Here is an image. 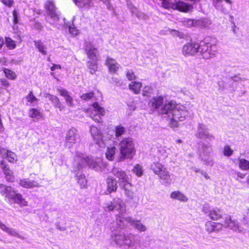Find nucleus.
<instances>
[{"instance_id": "33", "label": "nucleus", "mask_w": 249, "mask_h": 249, "mask_svg": "<svg viewBox=\"0 0 249 249\" xmlns=\"http://www.w3.org/2000/svg\"><path fill=\"white\" fill-rule=\"evenodd\" d=\"M183 24L187 27L203 26L202 21L201 20H195L192 19H185L183 21Z\"/></svg>"}, {"instance_id": "29", "label": "nucleus", "mask_w": 249, "mask_h": 249, "mask_svg": "<svg viewBox=\"0 0 249 249\" xmlns=\"http://www.w3.org/2000/svg\"><path fill=\"white\" fill-rule=\"evenodd\" d=\"M0 228L10 235L17 236L20 239H23V237L19 235L15 229L7 227L5 225L0 222Z\"/></svg>"}, {"instance_id": "3", "label": "nucleus", "mask_w": 249, "mask_h": 249, "mask_svg": "<svg viewBox=\"0 0 249 249\" xmlns=\"http://www.w3.org/2000/svg\"><path fill=\"white\" fill-rule=\"evenodd\" d=\"M162 112L166 113L170 119V125L172 128L178 126V122L184 121L188 114L186 107L181 105H177L173 101H165Z\"/></svg>"}, {"instance_id": "9", "label": "nucleus", "mask_w": 249, "mask_h": 249, "mask_svg": "<svg viewBox=\"0 0 249 249\" xmlns=\"http://www.w3.org/2000/svg\"><path fill=\"white\" fill-rule=\"evenodd\" d=\"M165 102H164V98L161 96L153 97L149 102L148 106L151 110L157 111L159 113L165 114L166 113L162 112V109L165 106Z\"/></svg>"}, {"instance_id": "19", "label": "nucleus", "mask_w": 249, "mask_h": 249, "mask_svg": "<svg viewBox=\"0 0 249 249\" xmlns=\"http://www.w3.org/2000/svg\"><path fill=\"white\" fill-rule=\"evenodd\" d=\"M127 223H129L132 226L134 227L136 229L140 232L145 231L147 230V228L145 225L140 222V221L135 220L132 217L127 216L125 218Z\"/></svg>"}, {"instance_id": "46", "label": "nucleus", "mask_w": 249, "mask_h": 249, "mask_svg": "<svg viewBox=\"0 0 249 249\" xmlns=\"http://www.w3.org/2000/svg\"><path fill=\"white\" fill-rule=\"evenodd\" d=\"M125 132V128L122 125H117L115 127V136L116 138L123 135Z\"/></svg>"}, {"instance_id": "41", "label": "nucleus", "mask_w": 249, "mask_h": 249, "mask_svg": "<svg viewBox=\"0 0 249 249\" xmlns=\"http://www.w3.org/2000/svg\"><path fill=\"white\" fill-rule=\"evenodd\" d=\"M239 167L243 170H247L249 169V161L244 159L239 160Z\"/></svg>"}, {"instance_id": "6", "label": "nucleus", "mask_w": 249, "mask_h": 249, "mask_svg": "<svg viewBox=\"0 0 249 249\" xmlns=\"http://www.w3.org/2000/svg\"><path fill=\"white\" fill-rule=\"evenodd\" d=\"M198 52V54L205 59L214 58L218 53L216 45L206 41L200 42Z\"/></svg>"}, {"instance_id": "64", "label": "nucleus", "mask_w": 249, "mask_h": 249, "mask_svg": "<svg viewBox=\"0 0 249 249\" xmlns=\"http://www.w3.org/2000/svg\"><path fill=\"white\" fill-rule=\"evenodd\" d=\"M56 69H61V66L59 65H53L51 68L52 71H54Z\"/></svg>"}, {"instance_id": "16", "label": "nucleus", "mask_w": 249, "mask_h": 249, "mask_svg": "<svg viewBox=\"0 0 249 249\" xmlns=\"http://www.w3.org/2000/svg\"><path fill=\"white\" fill-rule=\"evenodd\" d=\"M222 224L211 221H207L205 224V230L209 234L212 232H218L222 230Z\"/></svg>"}, {"instance_id": "59", "label": "nucleus", "mask_w": 249, "mask_h": 249, "mask_svg": "<svg viewBox=\"0 0 249 249\" xmlns=\"http://www.w3.org/2000/svg\"><path fill=\"white\" fill-rule=\"evenodd\" d=\"M52 103L55 107L56 106H58V105L60 104V100L58 97L55 96L54 99H53V101Z\"/></svg>"}, {"instance_id": "32", "label": "nucleus", "mask_w": 249, "mask_h": 249, "mask_svg": "<svg viewBox=\"0 0 249 249\" xmlns=\"http://www.w3.org/2000/svg\"><path fill=\"white\" fill-rule=\"evenodd\" d=\"M97 61V60H89L87 62V67L89 72L92 74H94L97 71L98 66Z\"/></svg>"}, {"instance_id": "1", "label": "nucleus", "mask_w": 249, "mask_h": 249, "mask_svg": "<svg viewBox=\"0 0 249 249\" xmlns=\"http://www.w3.org/2000/svg\"><path fill=\"white\" fill-rule=\"evenodd\" d=\"M72 164L73 171L75 173L77 172L76 173V177L78 183L82 188H85L87 186V180L84 174L77 172L87 165L89 168L98 171H100L103 166V163L101 159L97 158L94 159L91 157L88 156L81 153H76V155L74 157Z\"/></svg>"}, {"instance_id": "34", "label": "nucleus", "mask_w": 249, "mask_h": 249, "mask_svg": "<svg viewBox=\"0 0 249 249\" xmlns=\"http://www.w3.org/2000/svg\"><path fill=\"white\" fill-rule=\"evenodd\" d=\"M129 89L135 94L140 93L142 87V84L140 82H132L129 85Z\"/></svg>"}, {"instance_id": "11", "label": "nucleus", "mask_w": 249, "mask_h": 249, "mask_svg": "<svg viewBox=\"0 0 249 249\" xmlns=\"http://www.w3.org/2000/svg\"><path fill=\"white\" fill-rule=\"evenodd\" d=\"M105 110L104 108L99 106L97 102L94 103L92 105V109L89 115L94 121L100 122L101 118L105 115Z\"/></svg>"}, {"instance_id": "10", "label": "nucleus", "mask_w": 249, "mask_h": 249, "mask_svg": "<svg viewBox=\"0 0 249 249\" xmlns=\"http://www.w3.org/2000/svg\"><path fill=\"white\" fill-rule=\"evenodd\" d=\"M195 135L198 139H205L210 141H212L214 139V136L209 132L207 126L203 124H198L197 130Z\"/></svg>"}, {"instance_id": "27", "label": "nucleus", "mask_w": 249, "mask_h": 249, "mask_svg": "<svg viewBox=\"0 0 249 249\" xmlns=\"http://www.w3.org/2000/svg\"><path fill=\"white\" fill-rule=\"evenodd\" d=\"M11 197H9V199L14 200L15 203L22 205L23 206H27V202L23 198L22 196L20 194H17L14 190V194Z\"/></svg>"}, {"instance_id": "2", "label": "nucleus", "mask_w": 249, "mask_h": 249, "mask_svg": "<svg viewBox=\"0 0 249 249\" xmlns=\"http://www.w3.org/2000/svg\"><path fill=\"white\" fill-rule=\"evenodd\" d=\"M111 239L120 247L126 246L132 249H143L147 247L142 243L139 235L132 233H124L123 231L111 228Z\"/></svg>"}, {"instance_id": "57", "label": "nucleus", "mask_w": 249, "mask_h": 249, "mask_svg": "<svg viewBox=\"0 0 249 249\" xmlns=\"http://www.w3.org/2000/svg\"><path fill=\"white\" fill-rule=\"evenodd\" d=\"M13 16L14 18L13 22L14 24H17L18 22V15L17 12V11L14 10L13 11Z\"/></svg>"}, {"instance_id": "4", "label": "nucleus", "mask_w": 249, "mask_h": 249, "mask_svg": "<svg viewBox=\"0 0 249 249\" xmlns=\"http://www.w3.org/2000/svg\"><path fill=\"white\" fill-rule=\"evenodd\" d=\"M104 208L106 211L109 212L116 210L120 213L119 215L117 216L115 223L112 224L110 228L111 231L112 227L122 231V229L126 227L127 224L125 222H127V221L125 220L126 217L124 215L126 211L125 205L122 199L119 198H114L111 202L106 203Z\"/></svg>"}, {"instance_id": "17", "label": "nucleus", "mask_w": 249, "mask_h": 249, "mask_svg": "<svg viewBox=\"0 0 249 249\" xmlns=\"http://www.w3.org/2000/svg\"><path fill=\"white\" fill-rule=\"evenodd\" d=\"M84 49L87 53L88 57L90 60H97V49L90 41L85 42Z\"/></svg>"}, {"instance_id": "14", "label": "nucleus", "mask_w": 249, "mask_h": 249, "mask_svg": "<svg viewBox=\"0 0 249 249\" xmlns=\"http://www.w3.org/2000/svg\"><path fill=\"white\" fill-rule=\"evenodd\" d=\"M200 43L189 42L185 44L182 50V53L186 56L194 55L199 53Z\"/></svg>"}, {"instance_id": "12", "label": "nucleus", "mask_w": 249, "mask_h": 249, "mask_svg": "<svg viewBox=\"0 0 249 249\" xmlns=\"http://www.w3.org/2000/svg\"><path fill=\"white\" fill-rule=\"evenodd\" d=\"M79 140L77 130L74 128L70 129L66 133L64 145L68 148H71Z\"/></svg>"}, {"instance_id": "43", "label": "nucleus", "mask_w": 249, "mask_h": 249, "mask_svg": "<svg viewBox=\"0 0 249 249\" xmlns=\"http://www.w3.org/2000/svg\"><path fill=\"white\" fill-rule=\"evenodd\" d=\"M3 72L6 77L9 79L14 80L17 77L16 73L14 71L5 68L3 70Z\"/></svg>"}, {"instance_id": "15", "label": "nucleus", "mask_w": 249, "mask_h": 249, "mask_svg": "<svg viewBox=\"0 0 249 249\" xmlns=\"http://www.w3.org/2000/svg\"><path fill=\"white\" fill-rule=\"evenodd\" d=\"M90 133L96 144L101 147L105 146L103 134L97 127L93 125L91 126L90 127Z\"/></svg>"}, {"instance_id": "7", "label": "nucleus", "mask_w": 249, "mask_h": 249, "mask_svg": "<svg viewBox=\"0 0 249 249\" xmlns=\"http://www.w3.org/2000/svg\"><path fill=\"white\" fill-rule=\"evenodd\" d=\"M45 8L47 14L51 19L50 23L56 25L59 20L60 13L57 11L54 0H47L45 3Z\"/></svg>"}, {"instance_id": "61", "label": "nucleus", "mask_w": 249, "mask_h": 249, "mask_svg": "<svg viewBox=\"0 0 249 249\" xmlns=\"http://www.w3.org/2000/svg\"><path fill=\"white\" fill-rule=\"evenodd\" d=\"M1 82L2 83V85L5 88H7L9 86V82L5 79H1Z\"/></svg>"}, {"instance_id": "60", "label": "nucleus", "mask_w": 249, "mask_h": 249, "mask_svg": "<svg viewBox=\"0 0 249 249\" xmlns=\"http://www.w3.org/2000/svg\"><path fill=\"white\" fill-rule=\"evenodd\" d=\"M56 225L57 229L60 231H64L66 230V228L65 226H60L59 223H57Z\"/></svg>"}, {"instance_id": "52", "label": "nucleus", "mask_w": 249, "mask_h": 249, "mask_svg": "<svg viewBox=\"0 0 249 249\" xmlns=\"http://www.w3.org/2000/svg\"><path fill=\"white\" fill-rule=\"evenodd\" d=\"M177 8L179 11H181L185 12V11H186L188 9L186 4L183 2H179L178 3L177 5Z\"/></svg>"}, {"instance_id": "49", "label": "nucleus", "mask_w": 249, "mask_h": 249, "mask_svg": "<svg viewBox=\"0 0 249 249\" xmlns=\"http://www.w3.org/2000/svg\"><path fill=\"white\" fill-rule=\"evenodd\" d=\"M126 77L129 81L135 80L136 76L132 70H127L126 71Z\"/></svg>"}, {"instance_id": "31", "label": "nucleus", "mask_w": 249, "mask_h": 249, "mask_svg": "<svg viewBox=\"0 0 249 249\" xmlns=\"http://www.w3.org/2000/svg\"><path fill=\"white\" fill-rule=\"evenodd\" d=\"M120 186L124 191V193L127 197L130 199L133 198L134 193L132 190V185L130 181L125 183V185H122Z\"/></svg>"}, {"instance_id": "26", "label": "nucleus", "mask_w": 249, "mask_h": 249, "mask_svg": "<svg viewBox=\"0 0 249 249\" xmlns=\"http://www.w3.org/2000/svg\"><path fill=\"white\" fill-rule=\"evenodd\" d=\"M0 193L2 196L9 198L14 194V190L10 186H6L2 184H0Z\"/></svg>"}, {"instance_id": "30", "label": "nucleus", "mask_w": 249, "mask_h": 249, "mask_svg": "<svg viewBox=\"0 0 249 249\" xmlns=\"http://www.w3.org/2000/svg\"><path fill=\"white\" fill-rule=\"evenodd\" d=\"M171 198L174 199H177L182 202H187V197L181 192L178 191H174L170 194Z\"/></svg>"}, {"instance_id": "21", "label": "nucleus", "mask_w": 249, "mask_h": 249, "mask_svg": "<svg viewBox=\"0 0 249 249\" xmlns=\"http://www.w3.org/2000/svg\"><path fill=\"white\" fill-rule=\"evenodd\" d=\"M57 91L60 95L63 96L65 100L67 105L69 107L73 106V98L71 97L69 92L64 89H58Z\"/></svg>"}, {"instance_id": "50", "label": "nucleus", "mask_w": 249, "mask_h": 249, "mask_svg": "<svg viewBox=\"0 0 249 249\" xmlns=\"http://www.w3.org/2000/svg\"><path fill=\"white\" fill-rule=\"evenodd\" d=\"M93 92H89L88 93H83L81 96V98L83 100L88 101L91 99V98L93 96Z\"/></svg>"}, {"instance_id": "47", "label": "nucleus", "mask_w": 249, "mask_h": 249, "mask_svg": "<svg viewBox=\"0 0 249 249\" xmlns=\"http://www.w3.org/2000/svg\"><path fill=\"white\" fill-rule=\"evenodd\" d=\"M26 98L27 101L31 103H34L38 101V99L34 95L32 91H30Z\"/></svg>"}, {"instance_id": "37", "label": "nucleus", "mask_w": 249, "mask_h": 249, "mask_svg": "<svg viewBox=\"0 0 249 249\" xmlns=\"http://www.w3.org/2000/svg\"><path fill=\"white\" fill-rule=\"evenodd\" d=\"M131 12L133 16H136L139 19L145 20L147 16L143 13L139 11L135 7L130 8Z\"/></svg>"}, {"instance_id": "22", "label": "nucleus", "mask_w": 249, "mask_h": 249, "mask_svg": "<svg viewBox=\"0 0 249 249\" xmlns=\"http://www.w3.org/2000/svg\"><path fill=\"white\" fill-rule=\"evenodd\" d=\"M225 224L231 229L235 231L240 232V226L236 220H232L231 217H227L225 220Z\"/></svg>"}, {"instance_id": "54", "label": "nucleus", "mask_w": 249, "mask_h": 249, "mask_svg": "<svg viewBox=\"0 0 249 249\" xmlns=\"http://www.w3.org/2000/svg\"><path fill=\"white\" fill-rule=\"evenodd\" d=\"M112 81L117 86L121 87L124 85L123 81L117 77H112Z\"/></svg>"}, {"instance_id": "63", "label": "nucleus", "mask_w": 249, "mask_h": 249, "mask_svg": "<svg viewBox=\"0 0 249 249\" xmlns=\"http://www.w3.org/2000/svg\"><path fill=\"white\" fill-rule=\"evenodd\" d=\"M240 80V78L238 77L237 76H235L231 78L230 82H234V81H238Z\"/></svg>"}, {"instance_id": "48", "label": "nucleus", "mask_w": 249, "mask_h": 249, "mask_svg": "<svg viewBox=\"0 0 249 249\" xmlns=\"http://www.w3.org/2000/svg\"><path fill=\"white\" fill-rule=\"evenodd\" d=\"M134 172L138 177H141L142 175V167L140 165H136L133 169Z\"/></svg>"}, {"instance_id": "42", "label": "nucleus", "mask_w": 249, "mask_h": 249, "mask_svg": "<svg viewBox=\"0 0 249 249\" xmlns=\"http://www.w3.org/2000/svg\"><path fill=\"white\" fill-rule=\"evenodd\" d=\"M168 156V153L166 152L165 147L161 148L159 150L158 158L160 160H165Z\"/></svg>"}, {"instance_id": "56", "label": "nucleus", "mask_w": 249, "mask_h": 249, "mask_svg": "<svg viewBox=\"0 0 249 249\" xmlns=\"http://www.w3.org/2000/svg\"><path fill=\"white\" fill-rule=\"evenodd\" d=\"M43 96L45 98H48L50 101H51L52 102L53 100V99L55 97V96L53 95H52L49 93H44L43 94Z\"/></svg>"}, {"instance_id": "18", "label": "nucleus", "mask_w": 249, "mask_h": 249, "mask_svg": "<svg viewBox=\"0 0 249 249\" xmlns=\"http://www.w3.org/2000/svg\"><path fill=\"white\" fill-rule=\"evenodd\" d=\"M0 168L2 169L4 174L5 175L6 178L9 182H13L15 177L13 172L9 169L5 161L2 160L0 163Z\"/></svg>"}, {"instance_id": "62", "label": "nucleus", "mask_w": 249, "mask_h": 249, "mask_svg": "<svg viewBox=\"0 0 249 249\" xmlns=\"http://www.w3.org/2000/svg\"><path fill=\"white\" fill-rule=\"evenodd\" d=\"M200 174L204 176V177L206 179H209L210 178V176L208 175L206 172L201 170L200 171Z\"/></svg>"}, {"instance_id": "24", "label": "nucleus", "mask_w": 249, "mask_h": 249, "mask_svg": "<svg viewBox=\"0 0 249 249\" xmlns=\"http://www.w3.org/2000/svg\"><path fill=\"white\" fill-rule=\"evenodd\" d=\"M106 64L108 67L109 71L111 72H115L117 71L120 66L115 59L109 57H107L106 59Z\"/></svg>"}, {"instance_id": "25", "label": "nucleus", "mask_w": 249, "mask_h": 249, "mask_svg": "<svg viewBox=\"0 0 249 249\" xmlns=\"http://www.w3.org/2000/svg\"><path fill=\"white\" fill-rule=\"evenodd\" d=\"M223 212L221 210L217 208L210 210L208 212V216L213 220H217L222 217Z\"/></svg>"}, {"instance_id": "23", "label": "nucleus", "mask_w": 249, "mask_h": 249, "mask_svg": "<svg viewBox=\"0 0 249 249\" xmlns=\"http://www.w3.org/2000/svg\"><path fill=\"white\" fill-rule=\"evenodd\" d=\"M158 176L165 183L170 184L173 180V175L170 174L165 168Z\"/></svg>"}, {"instance_id": "28", "label": "nucleus", "mask_w": 249, "mask_h": 249, "mask_svg": "<svg viewBox=\"0 0 249 249\" xmlns=\"http://www.w3.org/2000/svg\"><path fill=\"white\" fill-rule=\"evenodd\" d=\"M117 181L112 178V177H109L107 179V191L109 193L116 192L117 188Z\"/></svg>"}, {"instance_id": "40", "label": "nucleus", "mask_w": 249, "mask_h": 249, "mask_svg": "<svg viewBox=\"0 0 249 249\" xmlns=\"http://www.w3.org/2000/svg\"><path fill=\"white\" fill-rule=\"evenodd\" d=\"M35 46L38 49L39 52L44 55L46 54L47 52L46 51V47L43 43L40 41L38 40L35 42Z\"/></svg>"}, {"instance_id": "39", "label": "nucleus", "mask_w": 249, "mask_h": 249, "mask_svg": "<svg viewBox=\"0 0 249 249\" xmlns=\"http://www.w3.org/2000/svg\"><path fill=\"white\" fill-rule=\"evenodd\" d=\"M116 148L114 146L108 147L106 153L107 158L109 160H112L114 158V155L115 153Z\"/></svg>"}, {"instance_id": "44", "label": "nucleus", "mask_w": 249, "mask_h": 249, "mask_svg": "<svg viewBox=\"0 0 249 249\" xmlns=\"http://www.w3.org/2000/svg\"><path fill=\"white\" fill-rule=\"evenodd\" d=\"M6 158L10 162H14L17 160V156L15 153L9 150L6 152Z\"/></svg>"}, {"instance_id": "13", "label": "nucleus", "mask_w": 249, "mask_h": 249, "mask_svg": "<svg viewBox=\"0 0 249 249\" xmlns=\"http://www.w3.org/2000/svg\"><path fill=\"white\" fill-rule=\"evenodd\" d=\"M111 172L117 179V181L119 183L120 186L125 185V183L130 181L129 178L122 169L114 167L112 169Z\"/></svg>"}, {"instance_id": "5", "label": "nucleus", "mask_w": 249, "mask_h": 249, "mask_svg": "<svg viewBox=\"0 0 249 249\" xmlns=\"http://www.w3.org/2000/svg\"><path fill=\"white\" fill-rule=\"evenodd\" d=\"M120 160L131 159L135 154V150L133 140L131 138H125L119 143Z\"/></svg>"}, {"instance_id": "8", "label": "nucleus", "mask_w": 249, "mask_h": 249, "mask_svg": "<svg viewBox=\"0 0 249 249\" xmlns=\"http://www.w3.org/2000/svg\"><path fill=\"white\" fill-rule=\"evenodd\" d=\"M212 151V144L210 143L203 142L199 149L200 157L207 165L213 166V159L209 156Z\"/></svg>"}, {"instance_id": "53", "label": "nucleus", "mask_w": 249, "mask_h": 249, "mask_svg": "<svg viewBox=\"0 0 249 249\" xmlns=\"http://www.w3.org/2000/svg\"><path fill=\"white\" fill-rule=\"evenodd\" d=\"M224 154L226 156H230L233 153V150L229 146H225L224 148Z\"/></svg>"}, {"instance_id": "45", "label": "nucleus", "mask_w": 249, "mask_h": 249, "mask_svg": "<svg viewBox=\"0 0 249 249\" xmlns=\"http://www.w3.org/2000/svg\"><path fill=\"white\" fill-rule=\"evenodd\" d=\"M4 42L7 47L9 49H14L16 48V44L15 41L10 37H5Z\"/></svg>"}, {"instance_id": "36", "label": "nucleus", "mask_w": 249, "mask_h": 249, "mask_svg": "<svg viewBox=\"0 0 249 249\" xmlns=\"http://www.w3.org/2000/svg\"><path fill=\"white\" fill-rule=\"evenodd\" d=\"M163 165L158 162H154L151 164L150 169L157 175H159L164 169Z\"/></svg>"}, {"instance_id": "51", "label": "nucleus", "mask_w": 249, "mask_h": 249, "mask_svg": "<svg viewBox=\"0 0 249 249\" xmlns=\"http://www.w3.org/2000/svg\"><path fill=\"white\" fill-rule=\"evenodd\" d=\"M152 89L149 86H145L142 89V95L144 96H149L152 93Z\"/></svg>"}, {"instance_id": "38", "label": "nucleus", "mask_w": 249, "mask_h": 249, "mask_svg": "<svg viewBox=\"0 0 249 249\" xmlns=\"http://www.w3.org/2000/svg\"><path fill=\"white\" fill-rule=\"evenodd\" d=\"M29 116L31 118L38 120L41 117V113L38 109L32 108L29 111Z\"/></svg>"}, {"instance_id": "35", "label": "nucleus", "mask_w": 249, "mask_h": 249, "mask_svg": "<svg viewBox=\"0 0 249 249\" xmlns=\"http://www.w3.org/2000/svg\"><path fill=\"white\" fill-rule=\"evenodd\" d=\"M79 7L89 8L92 5L91 0H73Z\"/></svg>"}, {"instance_id": "58", "label": "nucleus", "mask_w": 249, "mask_h": 249, "mask_svg": "<svg viewBox=\"0 0 249 249\" xmlns=\"http://www.w3.org/2000/svg\"><path fill=\"white\" fill-rule=\"evenodd\" d=\"M69 31L72 35L75 36L78 34V30L74 27H70Z\"/></svg>"}, {"instance_id": "20", "label": "nucleus", "mask_w": 249, "mask_h": 249, "mask_svg": "<svg viewBox=\"0 0 249 249\" xmlns=\"http://www.w3.org/2000/svg\"><path fill=\"white\" fill-rule=\"evenodd\" d=\"M19 184L21 187L27 189H31L40 186L39 183L36 181L31 180L28 178L20 179Z\"/></svg>"}, {"instance_id": "55", "label": "nucleus", "mask_w": 249, "mask_h": 249, "mask_svg": "<svg viewBox=\"0 0 249 249\" xmlns=\"http://www.w3.org/2000/svg\"><path fill=\"white\" fill-rule=\"evenodd\" d=\"M1 1L8 7L12 6L14 3L13 0H1Z\"/></svg>"}]
</instances>
